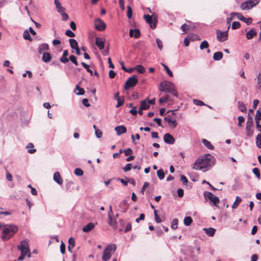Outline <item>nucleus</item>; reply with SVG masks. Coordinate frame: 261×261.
I'll list each match as a JSON object with an SVG mask.
<instances>
[{"label": "nucleus", "instance_id": "nucleus-1", "mask_svg": "<svg viewBox=\"0 0 261 261\" xmlns=\"http://www.w3.org/2000/svg\"><path fill=\"white\" fill-rule=\"evenodd\" d=\"M214 161L215 158L213 155L205 154L196 160L193 168L206 171L214 164Z\"/></svg>", "mask_w": 261, "mask_h": 261}, {"label": "nucleus", "instance_id": "nucleus-2", "mask_svg": "<svg viewBox=\"0 0 261 261\" xmlns=\"http://www.w3.org/2000/svg\"><path fill=\"white\" fill-rule=\"evenodd\" d=\"M159 90L161 91L171 93L174 96L177 97L178 93L175 86L170 82L163 81L160 84Z\"/></svg>", "mask_w": 261, "mask_h": 261}, {"label": "nucleus", "instance_id": "nucleus-3", "mask_svg": "<svg viewBox=\"0 0 261 261\" xmlns=\"http://www.w3.org/2000/svg\"><path fill=\"white\" fill-rule=\"evenodd\" d=\"M18 230V227L16 225H5L3 233H2V239L5 241H7L9 239L14 233Z\"/></svg>", "mask_w": 261, "mask_h": 261}, {"label": "nucleus", "instance_id": "nucleus-4", "mask_svg": "<svg viewBox=\"0 0 261 261\" xmlns=\"http://www.w3.org/2000/svg\"><path fill=\"white\" fill-rule=\"evenodd\" d=\"M116 249V245L115 244H111L107 245L103 251L102 254V260L108 261L112 256Z\"/></svg>", "mask_w": 261, "mask_h": 261}, {"label": "nucleus", "instance_id": "nucleus-5", "mask_svg": "<svg viewBox=\"0 0 261 261\" xmlns=\"http://www.w3.org/2000/svg\"><path fill=\"white\" fill-rule=\"evenodd\" d=\"M203 196L206 200H210L214 206H217L220 202L219 198L210 192L205 191L203 193Z\"/></svg>", "mask_w": 261, "mask_h": 261}, {"label": "nucleus", "instance_id": "nucleus-6", "mask_svg": "<svg viewBox=\"0 0 261 261\" xmlns=\"http://www.w3.org/2000/svg\"><path fill=\"white\" fill-rule=\"evenodd\" d=\"M259 2V0H248L241 5V9L242 10H248L252 8Z\"/></svg>", "mask_w": 261, "mask_h": 261}, {"label": "nucleus", "instance_id": "nucleus-7", "mask_svg": "<svg viewBox=\"0 0 261 261\" xmlns=\"http://www.w3.org/2000/svg\"><path fill=\"white\" fill-rule=\"evenodd\" d=\"M230 28V25L228 27L227 30L226 31L222 32L219 30L216 31L217 38L220 42H224L228 39V30Z\"/></svg>", "mask_w": 261, "mask_h": 261}, {"label": "nucleus", "instance_id": "nucleus-8", "mask_svg": "<svg viewBox=\"0 0 261 261\" xmlns=\"http://www.w3.org/2000/svg\"><path fill=\"white\" fill-rule=\"evenodd\" d=\"M138 79L136 75H133L132 77H129L125 82L124 89L125 90H128L130 88L134 87L136 85Z\"/></svg>", "mask_w": 261, "mask_h": 261}, {"label": "nucleus", "instance_id": "nucleus-9", "mask_svg": "<svg viewBox=\"0 0 261 261\" xmlns=\"http://www.w3.org/2000/svg\"><path fill=\"white\" fill-rule=\"evenodd\" d=\"M147 23L149 24L150 27L152 29H154L156 27L158 20L155 17L153 19L152 16L149 15H144L143 16Z\"/></svg>", "mask_w": 261, "mask_h": 261}, {"label": "nucleus", "instance_id": "nucleus-10", "mask_svg": "<svg viewBox=\"0 0 261 261\" xmlns=\"http://www.w3.org/2000/svg\"><path fill=\"white\" fill-rule=\"evenodd\" d=\"M230 16H236L239 20L245 22L247 25L250 24L252 22V19L251 18H245L241 13L232 12L230 13Z\"/></svg>", "mask_w": 261, "mask_h": 261}, {"label": "nucleus", "instance_id": "nucleus-11", "mask_svg": "<svg viewBox=\"0 0 261 261\" xmlns=\"http://www.w3.org/2000/svg\"><path fill=\"white\" fill-rule=\"evenodd\" d=\"M94 26L96 30L102 31L105 30L106 25L105 22L100 18H96L94 20Z\"/></svg>", "mask_w": 261, "mask_h": 261}, {"label": "nucleus", "instance_id": "nucleus-12", "mask_svg": "<svg viewBox=\"0 0 261 261\" xmlns=\"http://www.w3.org/2000/svg\"><path fill=\"white\" fill-rule=\"evenodd\" d=\"M18 249L22 252V251H24V252L29 253L28 254V256L30 257L31 256V253L29 252V249L28 247V242L25 241L23 240L21 242V244L20 245L18 246L17 247Z\"/></svg>", "mask_w": 261, "mask_h": 261}, {"label": "nucleus", "instance_id": "nucleus-13", "mask_svg": "<svg viewBox=\"0 0 261 261\" xmlns=\"http://www.w3.org/2000/svg\"><path fill=\"white\" fill-rule=\"evenodd\" d=\"M164 141L168 144H173L175 142V139L170 134L166 133L164 136Z\"/></svg>", "mask_w": 261, "mask_h": 261}, {"label": "nucleus", "instance_id": "nucleus-14", "mask_svg": "<svg viewBox=\"0 0 261 261\" xmlns=\"http://www.w3.org/2000/svg\"><path fill=\"white\" fill-rule=\"evenodd\" d=\"M164 120L166 121L169 125H171L173 128L177 126V123L175 119H173L172 117L168 115L164 118Z\"/></svg>", "mask_w": 261, "mask_h": 261}, {"label": "nucleus", "instance_id": "nucleus-15", "mask_svg": "<svg viewBox=\"0 0 261 261\" xmlns=\"http://www.w3.org/2000/svg\"><path fill=\"white\" fill-rule=\"evenodd\" d=\"M119 207L121 212L125 213L128 210L129 204L126 199L123 200L119 204Z\"/></svg>", "mask_w": 261, "mask_h": 261}, {"label": "nucleus", "instance_id": "nucleus-16", "mask_svg": "<svg viewBox=\"0 0 261 261\" xmlns=\"http://www.w3.org/2000/svg\"><path fill=\"white\" fill-rule=\"evenodd\" d=\"M115 130L116 132L117 135L120 136L126 132V128L124 125H119L115 128Z\"/></svg>", "mask_w": 261, "mask_h": 261}, {"label": "nucleus", "instance_id": "nucleus-17", "mask_svg": "<svg viewBox=\"0 0 261 261\" xmlns=\"http://www.w3.org/2000/svg\"><path fill=\"white\" fill-rule=\"evenodd\" d=\"M129 35L130 37L138 38L140 36V32L139 29H130L129 30Z\"/></svg>", "mask_w": 261, "mask_h": 261}, {"label": "nucleus", "instance_id": "nucleus-18", "mask_svg": "<svg viewBox=\"0 0 261 261\" xmlns=\"http://www.w3.org/2000/svg\"><path fill=\"white\" fill-rule=\"evenodd\" d=\"M254 133V128L253 126L249 125H246V136L251 138L253 136Z\"/></svg>", "mask_w": 261, "mask_h": 261}, {"label": "nucleus", "instance_id": "nucleus-19", "mask_svg": "<svg viewBox=\"0 0 261 261\" xmlns=\"http://www.w3.org/2000/svg\"><path fill=\"white\" fill-rule=\"evenodd\" d=\"M95 44L100 50H101L104 48L105 42L101 38L97 37L95 40Z\"/></svg>", "mask_w": 261, "mask_h": 261}, {"label": "nucleus", "instance_id": "nucleus-20", "mask_svg": "<svg viewBox=\"0 0 261 261\" xmlns=\"http://www.w3.org/2000/svg\"><path fill=\"white\" fill-rule=\"evenodd\" d=\"M54 180L59 185L63 184V179L59 172H56L54 174Z\"/></svg>", "mask_w": 261, "mask_h": 261}, {"label": "nucleus", "instance_id": "nucleus-21", "mask_svg": "<svg viewBox=\"0 0 261 261\" xmlns=\"http://www.w3.org/2000/svg\"><path fill=\"white\" fill-rule=\"evenodd\" d=\"M49 49V46L47 43H42L40 44L38 48V51L39 54H41L43 51L48 50Z\"/></svg>", "mask_w": 261, "mask_h": 261}, {"label": "nucleus", "instance_id": "nucleus-22", "mask_svg": "<svg viewBox=\"0 0 261 261\" xmlns=\"http://www.w3.org/2000/svg\"><path fill=\"white\" fill-rule=\"evenodd\" d=\"M68 56V51L67 50H64L63 51V55L60 58V61L63 63H66L69 61V59L67 58Z\"/></svg>", "mask_w": 261, "mask_h": 261}, {"label": "nucleus", "instance_id": "nucleus-23", "mask_svg": "<svg viewBox=\"0 0 261 261\" xmlns=\"http://www.w3.org/2000/svg\"><path fill=\"white\" fill-rule=\"evenodd\" d=\"M257 35L256 31L254 29H252L247 32L246 36L247 39L250 40L253 38L254 36Z\"/></svg>", "mask_w": 261, "mask_h": 261}, {"label": "nucleus", "instance_id": "nucleus-24", "mask_svg": "<svg viewBox=\"0 0 261 261\" xmlns=\"http://www.w3.org/2000/svg\"><path fill=\"white\" fill-rule=\"evenodd\" d=\"M95 225L93 223H89L86 225L82 229L85 232H88L94 228Z\"/></svg>", "mask_w": 261, "mask_h": 261}, {"label": "nucleus", "instance_id": "nucleus-25", "mask_svg": "<svg viewBox=\"0 0 261 261\" xmlns=\"http://www.w3.org/2000/svg\"><path fill=\"white\" fill-rule=\"evenodd\" d=\"M203 230L204 231L205 233L209 237L214 236L216 231V229L212 227L208 228H203Z\"/></svg>", "mask_w": 261, "mask_h": 261}, {"label": "nucleus", "instance_id": "nucleus-26", "mask_svg": "<svg viewBox=\"0 0 261 261\" xmlns=\"http://www.w3.org/2000/svg\"><path fill=\"white\" fill-rule=\"evenodd\" d=\"M51 57L49 53L45 52L43 54L42 60L45 63H48L51 60Z\"/></svg>", "mask_w": 261, "mask_h": 261}, {"label": "nucleus", "instance_id": "nucleus-27", "mask_svg": "<svg viewBox=\"0 0 261 261\" xmlns=\"http://www.w3.org/2000/svg\"><path fill=\"white\" fill-rule=\"evenodd\" d=\"M201 142L208 149H211V150H213L214 149V146L212 145L210 141H208V140H207L205 139H203L201 140Z\"/></svg>", "mask_w": 261, "mask_h": 261}, {"label": "nucleus", "instance_id": "nucleus-28", "mask_svg": "<svg viewBox=\"0 0 261 261\" xmlns=\"http://www.w3.org/2000/svg\"><path fill=\"white\" fill-rule=\"evenodd\" d=\"M74 92L77 95H83L85 93V90L83 88L80 87L78 85H77L75 86Z\"/></svg>", "mask_w": 261, "mask_h": 261}, {"label": "nucleus", "instance_id": "nucleus-29", "mask_svg": "<svg viewBox=\"0 0 261 261\" xmlns=\"http://www.w3.org/2000/svg\"><path fill=\"white\" fill-rule=\"evenodd\" d=\"M223 54L221 51H217L213 55V59L215 61H219L223 58Z\"/></svg>", "mask_w": 261, "mask_h": 261}, {"label": "nucleus", "instance_id": "nucleus-30", "mask_svg": "<svg viewBox=\"0 0 261 261\" xmlns=\"http://www.w3.org/2000/svg\"><path fill=\"white\" fill-rule=\"evenodd\" d=\"M147 100V99L142 100L140 102V107L144 110H148L150 108V105L148 103Z\"/></svg>", "mask_w": 261, "mask_h": 261}, {"label": "nucleus", "instance_id": "nucleus-31", "mask_svg": "<svg viewBox=\"0 0 261 261\" xmlns=\"http://www.w3.org/2000/svg\"><path fill=\"white\" fill-rule=\"evenodd\" d=\"M238 107L240 111H241L242 112H246L247 111V108L246 107V106L242 101H239L238 102Z\"/></svg>", "mask_w": 261, "mask_h": 261}, {"label": "nucleus", "instance_id": "nucleus-32", "mask_svg": "<svg viewBox=\"0 0 261 261\" xmlns=\"http://www.w3.org/2000/svg\"><path fill=\"white\" fill-rule=\"evenodd\" d=\"M69 42L70 46L72 49H75V48L79 47L78 43H77V42L76 41V40H75L74 39H69Z\"/></svg>", "mask_w": 261, "mask_h": 261}, {"label": "nucleus", "instance_id": "nucleus-33", "mask_svg": "<svg viewBox=\"0 0 261 261\" xmlns=\"http://www.w3.org/2000/svg\"><path fill=\"white\" fill-rule=\"evenodd\" d=\"M241 200H242V199L240 197L237 196L236 198V200L232 205V208L233 209L237 208L238 206H239V204L241 202Z\"/></svg>", "mask_w": 261, "mask_h": 261}, {"label": "nucleus", "instance_id": "nucleus-34", "mask_svg": "<svg viewBox=\"0 0 261 261\" xmlns=\"http://www.w3.org/2000/svg\"><path fill=\"white\" fill-rule=\"evenodd\" d=\"M193 220L192 218L190 216H187L184 218V223L186 226H190Z\"/></svg>", "mask_w": 261, "mask_h": 261}, {"label": "nucleus", "instance_id": "nucleus-35", "mask_svg": "<svg viewBox=\"0 0 261 261\" xmlns=\"http://www.w3.org/2000/svg\"><path fill=\"white\" fill-rule=\"evenodd\" d=\"M73 182L71 181H68L65 183V189L67 191H71L72 189Z\"/></svg>", "mask_w": 261, "mask_h": 261}, {"label": "nucleus", "instance_id": "nucleus-36", "mask_svg": "<svg viewBox=\"0 0 261 261\" xmlns=\"http://www.w3.org/2000/svg\"><path fill=\"white\" fill-rule=\"evenodd\" d=\"M255 143L257 147L261 148V133L256 136Z\"/></svg>", "mask_w": 261, "mask_h": 261}, {"label": "nucleus", "instance_id": "nucleus-37", "mask_svg": "<svg viewBox=\"0 0 261 261\" xmlns=\"http://www.w3.org/2000/svg\"><path fill=\"white\" fill-rule=\"evenodd\" d=\"M157 175L160 180H162L165 177V173L163 169H160L157 171Z\"/></svg>", "mask_w": 261, "mask_h": 261}, {"label": "nucleus", "instance_id": "nucleus-38", "mask_svg": "<svg viewBox=\"0 0 261 261\" xmlns=\"http://www.w3.org/2000/svg\"><path fill=\"white\" fill-rule=\"evenodd\" d=\"M257 89L261 90V71L258 74L257 76Z\"/></svg>", "mask_w": 261, "mask_h": 261}, {"label": "nucleus", "instance_id": "nucleus-39", "mask_svg": "<svg viewBox=\"0 0 261 261\" xmlns=\"http://www.w3.org/2000/svg\"><path fill=\"white\" fill-rule=\"evenodd\" d=\"M23 37L25 40H28L29 41H32V38L31 37L29 32L28 31V30H25L24 31L23 34Z\"/></svg>", "mask_w": 261, "mask_h": 261}, {"label": "nucleus", "instance_id": "nucleus-40", "mask_svg": "<svg viewBox=\"0 0 261 261\" xmlns=\"http://www.w3.org/2000/svg\"><path fill=\"white\" fill-rule=\"evenodd\" d=\"M81 64L86 69L87 71L91 75H93V71L91 69H90L89 66L88 64L83 62L81 63Z\"/></svg>", "mask_w": 261, "mask_h": 261}, {"label": "nucleus", "instance_id": "nucleus-41", "mask_svg": "<svg viewBox=\"0 0 261 261\" xmlns=\"http://www.w3.org/2000/svg\"><path fill=\"white\" fill-rule=\"evenodd\" d=\"M255 121H259L261 120V109H259L256 113L255 116Z\"/></svg>", "mask_w": 261, "mask_h": 261}, {"label": "nucleus", "instance_id": "nucleus-42", "mask_svg": "<svg viewBox=\"0 0 261 261\" xmlns=\"http://www.w3.org/2000/svg\"><path fill=\"white\" fill-rule=\"evenodd\" d=\"M208 43L207 41L204 40L203 41L200 45V48L201 50H203L204 48H207L208 47Z\"/></svg>", "mask_w": 261, "mask_h": 261}, {"label": "nucleus", "instance_id": "nucleus-43", "mask_svg": "<svg viewBox=\"0 0 261 261\" xmlns=\"http://www.w3.org/2000/svg\"><path fill=\"white\" fill-rule=\"evenodd\" d=\"M109 219V224L113 228H115L116 226V222L115 220H113V216H111V218H108Z\"/></svg>", "mask_w": 261, "mask_h": 261}, {"label": "nucleus", "instance_id": "nucleus-44", "mask_svg": "<svg viewBox=\"0 0 261 261\" xmlns=\"http://www.w3.org/2000/svg\"><path fill=\"white\" fill-rule=\"evenodd\" d=\"M253 173L256 175L258 179L260 178V171L258 168H254L252 170Z\"/></svg>", "mask_w": 261, "mask_h": 261}, {"label": "nucleus", "instance_id": "nucleus-45", "mask_svg": "<svg viewBox=\"0 0 261 261\" xmlns=\"http://www.w3.org/2000/svg\"><path fill=\"white\" fill-rule=\"evenodd\" d=\"M241 26V24L239 21H233L231 25V28L233 30L239 29Z\"/></svg>", "mask_w": 261, "mask_h": 261}, {"label": "nucleus", "instance_id": "nucleus-46", "mask_svg": "<svg viewBox=\"0 0 261 261\" xmlns=\"http://www.w3.org/2000/svg\"><path fill=\"white\" fill-rule=\"evenodd\" d=\"M178 219L177 218L174 219L171 224V228L173 229H175L177 228L178 225Z\"/></svg>", "mask_w": 261, "mask_h": 261}, {"label": "nucleus", "instance_id": "nucleus-47", "mask_svg": "<svg viewBox=\"0 0 261 261\" xmlns=\"http://www.w3.org/2000/svg\"><path fill=\"white\" fill-rule=\"evenodd\" d=\"M74 173L77 176H82L84 172L81 169L77 168L74 170Z\"/></svg>", "mask_w": 261, "mask_h": 261}, {"label": "nucleus", "instance_id": "nucleus-48", "mask_svg": "<svg viewBox=\"0 0 261 261\" xmlns=\"http://www.w3.org/2000/svg\"><path fill=\"white\" fill-rule=\"evenodd\" d=\"M132 10L129 6H127V17L130 19L132 17Z\"/></svg>", "mask_w": 261, "mask_h": 261}, {"label": "nucleus", "instance_id": "nucleus-49", "mask_svg": "<svg viewBox=\"0 0 261 261\" xmlns=\"http://www.w3.org/2000/svg\"><path fill=\"white\" fill-rule=\"evenodd\" d=\"M116 100L117 101V104L116 106V108H119V107H121V106H122L123 105V103L124 102V99L123 97L119 99Z\"/></svg>", "mask_w": 261, "mask_h": 261}, {"label": "nucleus", "instance_id": "nucleus-50", "mask_svg": "<svg viewBox=\"0 0 261 261\" xmlns=\"http://www.w3.org/2000/svg\"><path fill=\"white\" fill-rule=\"evenodd\" d=\"M136 69L139 73H143L145 71L144 68L141 65H138L136 66Z\"/></svg>", "mask_w": 261, "mask_h": 261}, {"label": "nucleus", "instance_id": "nucleus-51", "mask_svg": "<svg viewBox=\"0 0 261 261\" xmlns=\"http://www.w3.org/2000/svg\"><path fill=\"white\" fill-rule=\"evenodd\" d=\"M69 60L72 62L75 65H78V62L76 60V57L73 55H71L69 57Z\"/></svg>", "mask_w": 261, "mask_h": 261}, {"label": "nucleus", "instance_id": "nucleus-52", "mask_svg": "<svg viewBox=\"0 0 261 261\" xmlns=\"http://www.w3.org/2000/svg\"><path fill=\"white\" fill-rule=\"evenodd\" d=\"M156 44H157V45H158V47L159 49L160 50H162V49H163V47L162 41L160 39L156 38Z\"/></svg>", "mask_w": 261, "mask_h": 261}, {"label": "nucleus", "instance_id": "nucleus-53", "mask_svg": "<svg viewBox=\"0 0 261 261\" xmlns=\"http://www.w3.org/2000/svg\"><path fill=\"white\" fill-rule=\"evenodd\" d=\"M133 167L132 164L128 163L126 164V165L123 168V170L124 172H127L131 170L132 168Z\"/></svg>", "mask_w": 261, "mask_h": 261}, {"label": "nucleus", "instance_id": "nucleus-54", "mask_svg": "<svg viewBox=\"0 0 261 261\" xmlns=\"http://www.w3.org/2000/svg\"><path fill=\"white\" fill-rule=\"evenodd\" d=\"M249 125L250 126H253V119L251 116L249 115H248L247 121L246 122V125Z\"/></svg>", "mask_w": 261, "mask_h": 261}, {"label": "nucleus", "instance_id": "nucleus-55", "mask_svg": "<svg viewBox=\"0 0 261 261\" xmlns=\"http://www.w3.org/2000/svg\"><path fill=\"white\" fill-rule=\"evenodd\" d=\"M154 215L155 222L158 223H160L162 220L158 216L156 210H154Z\"/></svg>", "mask_w": 261, "mask_h": 261}, {"label": "nucleus", "instance_id": "nucleus-56", "mask_svg": "<svg viewBox=\"0 0 261 261\" xmlns=\"http://www.w3.org/2000/svg\"><path fill=\"white\" fill-rule=\"evenodd\" d=\"M193 102L195 105H196L197 106H202L205 105V103L203 101H202L200 100L196 99H194L193 100Z\"/></svg>", "mask_w": 261, "mask_h": 261}, {"label": "nucleus", "instance_id": "nucleus-57", "mask_svg": "<svg viewBox=\"0 0 261 261\" xmlns=\"http://www.w3.org/2000/svg\"><path fill=\"white\" fill-rule=\"evenodd\" d=\"M65 35L66 36H68V37H75L74 33L72 31L70 30H68L66 31Z\"/></svg>", "mask_w": 261, "mask_h": 261}, {"label": "nucleus", "instance_id": "nucleus-58", "mask_svg": "<svg viewBox=\"0 0 261 261\" xmlns=\"http://www.w3.org/2000/svg\"><path fill=\"white\" fill-rule=\"evenodd\" d=\"M124 153L125 156H128L133 153V150L130 148H127L126 149L124 150Z\"/></svg>", "mask_w": 261, "mask_h": 261}, {"label": "nucleus", "instance_id": "nucleus-59", "mask_svg": "<svg viewBox=\"0 0 261 261\" xmlns=\"http://www.w3.org/2000/svg\"><path fill=\"white\" fill-rule=\"evenodd\" d=\"M56 7L57 9L58 12L59 13L64 11L65 10V8L61 6V4L59 5L56 6Z\"/></svg>", "mask_w": 261, "mask_h": 261}, {"label": "nucleus", "instance_id": "nucleus-60", "mask_svg": "<svg viewBox=\"0 0 261 261\" xmlns=\"http://www.w3.org/2000/svg\"><path fill=\"white\" fill-rule=\"evenodd\" d=\"M69 246H72L73 248L75 246V240L73 238H70L68 239Z\"/></svg>", "mask_w": 261, "mask_h": 261}, {"label": "nucleus", "instance_id": "nucleus-61", "mask_svg": "<svg viewBox=\"0 0 261 261\" xmlns=\"http://www.w3.org/2000/svg\"><path fill=\"white\" fill-rule=\"evenodd\" d=\"M129 113L134 116L136 115L138 113V112L137 111V107H133L132 109L129 111Z\"/></svg>", "mask_w": 261, "mask_h": 261}, {"label": "nucleus", "instance_id": "nucleus-62", "mask_svg": "<svg viewBox=\"0 0 261 261\" xmlns=\"http://www.w3.org/2000/svg\"><path fill=\"white\" fill-rule=\"evenodd\" d=\"M238 126H242V123L245 120V119L244 118V117L243 116H239L238 118Z\"/></svg>", "mask_w": 261, "mask_h": 261}, {"label": "nucleus", "instance_id": "nucleus-63", "mask_svg": "<svg viewBox=\"0 0 261 261\" xmlns=\"http://www.w3.org/2000/svg\"><path fill=\"white\" fill-rule=\"evenodd\" d=\"M180 180L182 182L183 184H184V185H187V183H188V179H187V177L185 175H180Z\"/></svg>", "mask_w": 261, "mask_h": 261}, {"label": "nucleus", "instance_id": "nucleus-64", "mask_svg": "<svg viewBox=\"0 0 261 261\" xmlns=\"http://www.w3.org/2000/svg\"><path fill=\"white\" fill-rule=\"evenodd\" d=\"M60 14L62 15V20L63 21H66V20H67L68 19V16L64 11L60 13Z\"/></svg>", "mask_w": 261, "mask_h": 261}]
</instances>
